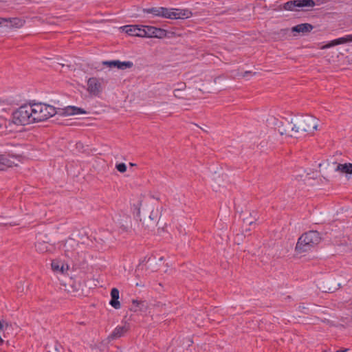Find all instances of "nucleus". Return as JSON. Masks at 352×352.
Masks as SVG:
<instances>
[{"label":"nucleus","mask_w":352,"mask_h":352,"mask_svg":"<svg viewBox=\"0 0 352 352\" xmlns=\"http://www.w3.org/2000/svg\"><path fill=\"white\" fill-rule=\"evenodd\" d=\"M36 250L40 252H45L48 250L47 245L45 243H38L36 245Z\"/></svg>","instance_id":"25"},{"label":"nucleus","mask_w":352,"mask_h":352,"mask_svg":"<svg viewBox=\"0 0 352 352\" xmlns=\"http://www.w3.org/2000/svg\"><path fill=\"white\" fill-rule=\"evenodd\" d=\"M137 286L141 285V284H139L138 283H136Z\"/></svg>","instance_id":"33"},{"label":"nucleus","mask_w":352,"mask_h":352,"mask_svg":"<svg viewBox=\"0 0 352 352\" xmlns=\"http://www.w3.org/2000/svg\"><path fill=\"white\" fill-rule=\"evenodd\" d=\"M111 299L109 304L115 309H118L120 308V303L119 299V291L117 288H113L111 292Z\"/></svg>","instance_id":"15"},{"label":"nucleus","mask_w":352,"mask_h":352,"mask_svg":"<svg viewBox=\"0 0 352 352\" xmlns=\"http://www.w3.org/2000/svg\"><path fill=\"white\" fill-rule=\"evenodd\" d=\"M24 21L18 18L0 19V25L8 28H20L23 25Z\"/></svg>","instance_id":"9"},{"label":"nucleus","mask_w":352,"mask_h":352,"mask_svg":"<svg viewBox=\"0 0 352 352\" xmlns=\"http://www.w3.org/2000/svg\"><path fill=\"white\" fill-rule=\"evenodd\" d=\"M315 6V3L313 0H294L286 2L283 4V7H280L278 10H299L298 8H311Z\"/></svg>","instance_id":"6"},{"label":"nucleus","mask_w":352,"mask_h":352,"mask_svg":"<svg viewBox=\"0 0 352 352\" xmlns=\"http://www.w3.org/2000/svg\"><path fill=\"white\" fill-rule=\"evenodd\" d=\"M64 116H70L75 115H81L86 114L87 112L81 108H78L74 106H68L63 109V113Z\"/></svg>","instance_id":"13"},{"label":"nucleus","mask_w":352,"mask_h":352,"mask_svg":"<svg viewBox=\"0 0 352 352\" xmlns=\"http://www.w3.org/2000/svg\"><path fill=\"white\" fill-rule=\"evenodd\" d=\"M144 199L140 197L139 200L137 202L135 210H137V216L138 217H140V212H141V208L143 206ZM140 220L141 221L142 219L140 218Z\"/></svg>","instance_id":"23"},{"label":"nucleus","mask_w":352,"mask_h":352,"mask_svg":"<svg viewBox=\"0 0 352 352\" xmlns=\"http://www.w3.org/2000/svg\"><path fill=\"white\" fill-rule=\"evenodd\" d=\"M347 43H352V34H347L342 37L334 39L322 47V49H327L337 45L344 44Z\"/></svg>","instance_id":"10"},{"label":"nucleus","mask_w":352,"mask_h":352,"mask_svg":"<svg viewBox=\"0 0 352 352\" xmlns=\"http://www.w3.org/2000/svg\"><path fill=\"white\" fill-rule=\"evenodd\" d=\"M130 328V325H122L119 326L114 329L112 332L111 337L113 338H118L119 337L122 336Z\"/></svg>","instance_id":"16"},{"label":"nucleus","mask_w":352,"mask_h":352,"mask_svg":"<svg viewBox=\"0 0 352 352\" xmlns=\"http://www.w3.org/2000/svg\"><path fill=\"white\" fill-rule=\"evenodd\" d=\"M102 64L107 65L109 68L116 67L120 69H124L126 68H130L131 63L129 61L121 62L120 60H111V61H103Z\"/></svg>","instance_id":"12"},{"label":"nucleus","mask_w":352,"mask_h":352,"mask_svg":"<svg viewBox=\"0 0 352 352\" xmlns=\"http://www.w3.org/2000/svg\"><path fill=\"white\" fill-rule=\"evenodd\" d=\"M3 127H5L8 129V131H12V122L10 121H4L3 122H0V129Z\"/></svg>","instance_id":"24"},{"label":"nucleus","mask_w":352,"mask_h":352,"mask_svg":"<svg viewBox=\"0 0 352 352\" xmlns=\"http://www.w3.org/2000/svg\"><path fill=\"white\" fill-rule=\"evenodd\" d=\"M162 7H153L151 8L144 9V12L151 14L154 16L160 17Z\"/></svg>","instance_id":"20"},{"label":"nucleus","mask_w":352,"mask_h":352,"mask_svg":"<svg viewBox=\"0 0 352 352\" xmlns=\"http://www.w3.org/2000/svg\"><path fill=\"white\" fill-rule=\"evenodd\" d=\"M86 89L91 96H98L102 90V79L96 77L89 78L87 80Z\"/></svg>","instance_id":"7"},{"label":"nucleus","mask_w":352,"mask_h":352,"mask_svg":"<svg viewBox=\"0 0 352 352\" xmlns=\"http://www.w3.org/2000/svg\"><path fill=\"white\" fill-rule=\"evenodd\" d=\"M52 269L56 274H65L69 270V265L61 261L55 260L52 263Z\"/></svg>","instance_id":"11"},{"label":"nucleus","mask_w":352,"mask_h":352,"mask_svg":"<svg viewBox=\"0 0 352 352\" xmlns=\"http://www.w3.org/2000/svg\"><path fill=\"white\" fill-rule=\"evenodd\" d=\"M192 13L188 10L162 7L160 17L168 19H187L190 17Z\"/></svg>","instance_id":"5"},{"label":"nucleus","mask_w":352,"mask_h":352,"mask_svg":"<svg viewBox=\"0 0 352 352\" xmlns=\"http://www.w3.org/2000/svg\"><path fill=\"white\" fill-rule=\"evenodd\" d=\"M318 124V120L311 116H302L296 120V122L291 126L290 131L287 133L288 135L296 138H299L305 135L313 133L317 129Z\"/></svg>","instance_id":"1"},{"label":"nucleus","mask_w":352,"mask_h":352,"mask_svg":"<svg viewBox=\"0 0 352 352\" xmlns=\"http://www.w3.org/2000/svg\"><path fill=\"white\" fill-rule=\"evenodd\" d=\"M314 29V26L310 23H301L294 26L292 28L293 32L306 34L310 32Z\"/></svg>","instance_id":"14"},{"label":"nucleus","mask_w":352,"mask_h":352,"mask_svg":"<svg viewBox=\"0 0 352 352\" xmlns=\"http://www.w3.org/2000/svg\"><path fill=\"white\" fill-rule=\"evenodd\" d=\"M124 31L126 32V33L130 34V32L132 31V28L131 25H126L122 28Z\"/></svg>","instance_id":"28"},{"label":"nucleus","mask_w":352,"mask_h":352,"mask_svg":"<svg viewBox=\"0 0 352 352\" xmlns=\"http://www.w3.org/2000/svg\"><path fill=\"white\" fill-rule=\"evenodd\" d=\"M151 261V258H148V260L146 261V263L149 262Z\"/></svg>","instance_id":"32"},{"label":"nucleus","mask_w":352,"mask_h":352,"mask_svg":"<svg viewBox=\"0 0 352 352\" xmlns=\"http://www.w3.org/2000/svg\"><path fill=\"white\" fill-rule=\"evenodd\" d=\"M145 261H146V258H144V260L137 267L136 272H139L140 270H143V269H144V264H143V263L145 262Z\"/></svg>","instance_id":"27"},{"label":"nucleus","mask_w":352,"mask_h":352,"mask_svg":"<svg viewBox=\"0 0 352 352\" xmlns=\"http://www.w3.org/2000/svg\"><path fill=\"white\" fill-rule=\"evenodd\" d=\"M145 34L148 38H163L166 36V30L154 26L145 25Z\"/></svg>","instance_id":"8"},{"label":"nucleus","mask_w":352,"mask_h":352,"mask_svg":"<svg viewBox=\"0 0 352 352\" xmlns=\"http://www.w3.org/2000/svg\"><path fill=\"white\" fill-rule=\"evenodd\" d=\"M185 85H184V86L182 87H181L180 89H175L174 90V96L175 97H178L177 95H179V93H177V91H180V90H183L184 88H185Z\"/></svg>","instance_id":"29"},{"label":"nucleus","mask_w":352,"mask_h":352,"mask_svg":"<svg viewBox=\"0 0 352 352\" xmlns=\"http://www.w3.org/2000/svg\"><path fill=\"white\" fill-rule=\"evenodd\" d=\"M133 311H143L147 307V305L145 302H138L133 300Z\"/></svg>","instance_id":"21"},{"label":"nucleus","mask_w":352,"mask_h":352,"mask_svg":"<svg viewBox=\"0 0 352 352\" xmlns=\"http://www.w3.org/2000/svg\"><path fill=\"white\" fill-rule=\"evenodd\" d=\"M118 352H122V351H118Z\"/></svg>","instance_id":"34"},{"label":"nucleus","mask_w":352,"mask_h":352,"mask_svg":"<svg viewBox=\"0 0 352 352\" xmlns=\"http://www.w3.org/2000/svg\"><path fill=\"white\" fill-rule=\"evenodd\" d=\"M76 245V243L74 239H68L65 244V252H69L71 250V248H73Z\"/></svg>","instance_id":"22"},{"label":"nucleus","mask_w":352,"mask_h":352,"mask_svg":"<svg viewBox=\"0 0 352 352\" xmlns=\"http://www.w3.org/2000/svg\"><path fill=\"white\" fill-rule=\"evenodd\" d=\"M320 236L318 232L311 230L303 234L297 242L296 250L298 252H305L310 250L320 241Z\"/></svg>","instance_id":"2"},{"label":"nucleus","mask_w":352,"mask_h":352,"mask_svg":"<svg viewBox=\"0 0 352 352\" xmlns=\"http://www.w3.org/2000/svg\"><path fill=\"white\" fill-rule=\"evenodd\" d=\"M336 171L344 174H352V164H338L336 168Z\"/></svg>","instance_id":"17"},{"label":"nucleus","mask_w":352,"mask_h":352,"mask_svg":"<svg viewBox=\"0 0 352 352\" xmlns=\"http://www.w3.org/2000/svg\"><path fill=\"white\" fill-rule=\"evenodd\" d=\"M116 168L120 173H124L126 170V166L124 163L116 164Z\"/></svg>","instance_id":"26"},{"label":"nucleus","mask_w":352,"mask_h":352,"mask_svg":"<svg viewBox=\"0 0 352 352\" xmlns=\"http://www.w3.org/2000/svg\"><path fill=\"white\" fill-rule=\"evenodd\" d=\"M145 25H133V36L146 37Z\"/></svg>","instance_id":"19"},{"label":"nucleus","mask_w":352,"mask_h":352,"mask_svg":"<svg viewBox=\"0 0 352 352\" xmlns=\"http://www.w3.org/2000/svg\"><path fill=\"white\" fill-rule=\"evenodd\" d=\"M12 166V162L7 156L0 153V170H4Z\"/></svg>","instance_id":"18"},{"label":"nucleus","mask_w":352,"mask_h":352,"mask_svg":"<svg viewBox=\"0 0 352 352\" xmlns=\"http://www.w3.org/2000/svg\"><path fill=\"white\" fill-rule=\"evenodd\" d=\"M31 106L33 123L46 120L56 113V109L51 105L38 103Z\"/></svg>","instance_id":"3"},{"label":"nucleus","mask_w":352,"mask_h":352,"mask_svg":"<svg viewBox=\"0 0 352 352\" xmlns=\"http://www.w3.org/2000/svg\"><path fill=\"white\" fill-rule=\"evenodd\" d=\"M32 110L31 104H25L20 107L12 114V124L17 125H26L33 123Z\"/></svg>","instance_id":"4"},{"label":"nucleus","mask_w":352,"mask_h":352,"mask_svg":"<svg viewBox=\"0 0 352 352\" xmlns=\"http://www.w3.org/2000/svg\"><path fill=\"white\" fill-rule=\"evenodd\" d=\"M185 85H184V86L182 87H181L180 89H175L174 90V96L175 97H178L177 95H179V93H177V91H180V90H183L184 88H185Z\"/></svg>","instance_id":"30"},{"label":"nucleus","mask_w":352,"mask_h":352,"mask_svg":"<svg viewBox=\"0 0 352 352\" xmlns=\"http://www.w3.org/2000/svg\"><path fill=\"white\" fill-rule=\"evenodd\" d=\"M348 351V349H345L344 351H337L336 352H347Z\"/></svg>","instance_id":"31"}]
</instances>
